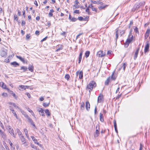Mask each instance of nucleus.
I'll use <instances>...</instances> for the list:
<instances>
[{
  "mask_svg": "<svg viewBox=\"0 0 150 150\" xmlns=\"http://www.w3.org/2000/svg\"><path fill=\"white\" fill-rule=\"evenodd\" d=\"M96 82L93 81H90L89 84L87 85L86 89H88L90 93L92 91L93 88H95L96 86Z\"/></svg>",
  "mask_w": 150,
  "mask_h": 150,
  "instance_id": "f257e3e1",
  "label": "nucleus"
},
{
  "mask_svg": "<svg viewBox=\"0 0 150 150\" xmlns=\"http://www.w3.org/2000/svg\"><path fill=\"white\" fill-rule=\"evenodd\" d=\"M129 38L127 39L125 42L124 44V47H127L129 45V44L133 40V36L132 35H131V37H129Z\"/></svg>",
  "mask_w": 150,
  "mask_h": 150,
  "instance_id": "f03ea898",
  "label": "nucleus"
},
{
  "mask_svg": "<svg viewBox=\"0 0 150 150\" xmlns=\"http://www.w3.org/2000/svg\"><path fill=\"white\" fill-rule=\"evenodd\" d=\"M142 4V3H141L136 4L132 9V11L133 12L135 11L136 10H137Z\"/></svg>",
  "mask_w": 150,
  "mask_h": 150,
  "instance_id": "7ed1b4c3",
  "label": "nucleus"
},
{
  "mask_svg": "<svg viewBox=\"0 0 150 150\" xmlns=\"http://www.w3.org/2000/svg\"><path fill=\"white\" fill-rule=\"evenodd\" d=\"M76 74L77 76H79V78L80 79H82L83 78V72L82 71H77L76 72Z\"/></svg>",
  "mask_w": 150,
  "mask_h": 150,
  "instance_id": "20e7f679",
  "label": "nucleus"
},
{
  "mask_svg": "<svg viewBox=\"0 0 150 150\" xmlns=\"http://www.w3.org/2000/svg\"><path fill=\"white\" fill-rule=\"evenodd\" d=\"M149 42L147 41L146 42V45L145 47L144 48V53H146L147 52L149 51Z\"/></svg>",
  "mask_w": 150,
  "mask_h": 150,
  "instance_id": "39448f33",
  "label": "nucleus"
},
{
  "mask_svg": "<svg viewBox=\"0 0 150 150\" xmlns=\"http://www.w3.org/2000/svg\"><path fill=\"white\" fill-rule=\"evenodd\" d=\"M16 57L18 59H19L23 63H27V61H26L22 57L20 56L16 55Z\"/></svg>",
  "mask_w": 150,
  "mask_h": 150,
  "instance_id": "423d86ee",
  "label": "nucleus"
},
{
  "mask_svg": "<svg viewBox=\"0 0 150 150\" xmlns=\"http://www.w3.org/2000/svg\"><path fill=\"white\" fill-rule=\"evenodd\" d=\"M103 51H98L97 54V57H102L105 56V54H103Z\"/></svg>",
  "mask_w": 150,
  "mask_h": 150,
  "instance_id": "0eeeda50",
  "label": "nucleus"
},
{
  "mask_svg": "<svg viewBox=\"0 0 150 150\" xmlns=\"http://www.w3.org/2000/svg\"><path fill=\"white\" fill-rule=\"evenodd\" d=\"M103 99V96L102 94H100L98 96V102L101 103Z\"/></svg>",
  "mask_w": 150,
  "mask_h": 150,
  "instance_id": "6e6552de",
  "label": "nucleus"
},
{
  "mask_svg": "<svg viewBox=\"0 0 150 150\" xmlns=\"http://www.w3.org/2000/svg\"><path fill=\"white\" fill-rule=\"evenodd\" d=\"M38 111L40 113V114L42 116H45V113L44 112V110L42 108H40L38 110Z\"/></svg>",
  "mask_w": 150,
  "mask_h": 150,
  "instance_id": "1a4fd4ad",
  "label": "nucleus"
},
{
  "mask_svg": "<svg viewBox=\"0 0 150 150\" xmlns=\"http://www.w3.org/2000/svg\"><path fill=\"white\" fill-rule=\"evenodd\" d=\"M11 65L14 67H16L19 65V64L16 62H13L11 63Z\"/></svg>",
  "mask_w": 150,
  "mask_h": 150,
  "instance_id": "9d476101",
  "label": "nucleus"
},
{
  "mask_svg": "<svg viewBox=\"0 0 150 150\" xmlns=\"http://www.w3.org/2000/svg\"><path fill=\"white\" fill-rule=\"evenodd\" d=\"M28 69L30 71L32 72H33V71L34 67L33 66V64H29L28 65Z\"/></svg>",
  "mask_w": 150,
  "mask_h": 150,
  "instance_id": "9b49d317",
  "label": "nucleus"
},
{
  "mask_svg": "<svg viewBox=\"0 0 150 150\" xmlns=\"http://www.w3.org/2000/svg\"><path fill=\"white\" fill-rule=\"evenodd\" d=\"M86 110L88 111L90 109V104L88 101H86Z\"/></svg>",
  "mask_w": 150,
  "mask_h": 150,
  "instance_id": "f8f14e48",
  "label": "nucleus"
},
{
  "mask_svg": "<svg viewBox=\"0 0 150 150\" xmlns=\"http://www.w3.org/2000/svg\"><path fill=\"white\" fill-rule=\"evenodd\" d=\"M20 70H23L22 72H25L28 70V68L26 67L23 66L21 67Z\"/></svg>",
  "mask_w": 150,
  "mask_h": 150,
  "instance_id": "ddd939ff",
  "label": "nucleus"
},
{
  "mask_svg": "<svg viewBox=\"0 0 150 150\" xmlns=\"http://www.w3.org/2000/svg\"><path fill=\"white\" fill-rule=\"evenodd\" d=\"M10 109L12 113L14 114V116H15L16 118H17V115L16 114L15 111L13 108L12 107L10 106Z\"/></svg>",
  "mask_w": 150,
  "mask_h": 150,
  "instance_id": "4468645a",
  "label": "nucleus"
},
{
  "mask_svg": "<svg viewBox=\"0 0 150 150\" xmlns=\"http://www.w3.org/2000/svg\"><path fill=\"white\" fill-rule=\"evenodd\" d=\"M110 77H108L105 83V85L108 86L109 85V83L110 81Z\"/></svg>",
  "mask_w": 150,
  "mask_h": 150,
  "instance_id": "2eb2a0df",
  "label": "nucleus"
},
{
  "mask_svg": "<svg viewBox=\"0 0 150 150\" xmlns=\"http://www.w3.org/2000/svg\"><path fill=\"white\" fill-rule=\"evenodd\" d=\"M99 131L96 129V130L95 133L94 135V137L96 138L97 137L99 136Z\"/></svg>",
  "mask_w": 150,
  "mask_h": 150,
  "instance_id": "dca6fc26",
  "label": "nucleus"
},
{
  "mask_svg": "<svg viewBox=\"0 0 150 150\" xmlns=\"http://www.w3.org/2000/svg\"><path fill=\"white\" fill-rule=\"evenodd\" d=\"M33 140L35 144H36L38 145H39V143L38 142V141L33 136H31V137Z\"/></svg>",
  "mask_w": 150,
  "mask_h": 150,
  "instance_id": "f3484780",
  "label": "nucleus"
},
{
  "mask_svg": "<svg viewBox=\"0 0 150 150\" xmlns=\"http://www.w3.org/2000/svg\"><path fill=\"white\" fill-rule=\"evenodd\" d=\"M9 132L13 137L14 138L16 137V135L14 133V131L13 129H11V130H9Z\"/></svg>",
  "mask_w": 150,
  "mask_h": 150,
  "instance_id": "a211bd4d",
  "label": "nucleus"
},
{
  "mask_svg": "<svg viewBox=\"0 0 150 150\" xmlns=\"http://www.w3.org/2000/svg\"><path fill=\"white\" fill-rule=\"evenodd\" d=\"M63 46L62 45H60L59 47H57V50L55 51L57 52L60 50H62L63 49Z\"/></svg>",
  "mask_w": 150,
  "mask_h": 150,
  "instance_id": "6ab92c4d",
  "label": "nucleus"
},
{
  "mask_svg": "<svg viewBox=\"0 0 150 150\" xmlns=\"http://www.w3.org/2000/svg\"><path fill=\"white\" fill-rule=\"evenodd\" d=\"M6 52L4 51H2L1 53V55L2 57H4L6 55Z\"/></svg>",
  "mask_w": 150,
  "mask_h": 150,
  "instance_id": "aec40b11",
  "label": "nucleus"
},
{
  "mask_svg": "<svg viewBox=\"0 0 150 150\" xmlns=\"http://www.w3.org/2000/svg\"><path fill=\"white\" fill-rule=\"evenodd\" d=\"M100 121L102 122H103L104 121V117L103 115L101 113H100Z\"/></svg>",
  "mask_w": 150,
  "mask_h": 150,
  "instance_id": "412c9836",
  "label": "nucleus"
},
{
  "mask_svg": "<svg viewBox=\"0 0 150 150\" xmlns=\"http://www.w3.org/2000/svg\"><path fill=\"white\" fill-rule=\"evenodd\" d=\"M16 130L17 133H18L19 137H20L22 135H23L21 132L20 131L18 128H17Z\"/></svg>",
  "mask_w": 150,
  "mask_h": 150,
  "instance_id": "4be33fe9",
  "label": "nucleus"
},
{
  "mask_svg": "<svg viewBox=\"0 0 150 150\" xmlns=\"http://www.w3.org/2000/svg\"><path fill=\"white\" fill-rule=\"evenodd\" d=\"M45 113L48 116H50L51 114L48 109H46L45 110Z\"/></svg>",
  "mask_w": 150,
  "mask_h": 150,
  "instance_id": "5701e85b",
  "label": "nucleus"
},
{
  "mask_svg": "<svg viewBox=\"0 0 150 150\" xmlns=\"http://www.w3.org/2000/svg\"><path fill=\"white\" fill-rule=\"evenodd\" d=\"M90 54V52L89 51H87L85 53V56L86 58H87L89 56Z\"/></svg>",
  "mask_w": 150,
  "mask_h": 150,
  "instance_id": "b1692460",
  "label": "nucleus"
},
{
  "mask_svg": "<svg viewBox=\"0 0 150 150\" xmlns=\"http://www.w3.org/2000/svg\"><path fill=\"white\" fill-rule=\"evenodd\" d=\"M114 71L112 73L111 76V79L113 80H115L116 79V77L115 76H114Z\"/></svg>",
  "mask_w": 150,
  "mask_h": 150,
  "instance_id": "393cba45",
  "label": "nucleus"
},
{
  "mask_svg": "<svg viewBox=\"0 0 150 150\" xmlns=\"http://www.w3.org/2000/svg\"><path fill=\"white\" fill-rule=\"evenodd\" d=\"M108 6V5H106L104 6H100L98 7V8L100 10H101L102 9H104L105 8Z\"/></svg>",
  "mask_w": 150,
  "mask_h": 150,
  "instance_id": "a878e982",
  "label": "nucleus"
},
{
  "mask_svg": "<svg viewBox=\"0 0 150 150\" xmlns=\"http://www.w3.org/2000/svg\"><path fill=\"white\" fill-rule=\"evenodd\" d=\"M81 108L82 110H83L85 108V104L83 102H82L81 105Z\"/></svg>",
  "mask_w": 150,
  "mask_h": 150,
  "instance_id": "bb28decb",
  "label": "nucleus"
},
{
  "mask_svg": "<svg viewBox=\"0 0 150 150\" xmlns=\"http://www.w3.org/2000/svg\"><path fill=\"white\" fill-rule=\"evenodd\" d=\"M22 142L24 143L25 142V139L24 138L23 135H22L21 136L19 137Z\"/></svg>",
  "mask_w": 150,
  "mask_h": 150,
  "instance_id": "cd10ccee",
  "label": "nucleus"
},
{
  "mask_svg": "<svg viewBox=\"0 0 150 150\" xmlns=\"http://www.w3.org/2000/svg\"><path fill=\"white\" fill-rule=\"evenodd\" d=\"M50 103V102L48 103H43V106L45 107H48L49 106Z\"/></svg>",
  "mask_w": 150,
  "mask_h": 150,
  "instance_id": "c85d7f7f",
  "label": "nucleus"
},
{
  "mask_svg": "<svg viewBox=\"0 0 150 150\" xmlns=\"http://www.w3.org/2000/svg\"><path fill=\"white\" fill-rule=\"evenodd\" d=\"M127 66V63H123V66L122 67H123V70L125 71V69L126 67Z\"/></svg>",
  "mask_w": 150,
  "mask_h": 150,
  "instance_id": "c756f323",
  "label": "nucleus"
},
{
  "mask_svg": "<svg viewBox=\"0 0 150 150\" xmlns=\"http://www.w3.org/2000/svg\"><path fill=\"white\" fill-rule=\"evenodd\" d=\"M45 25H48L49 27L51 25L50 21H47L46 22Z\"/></svg>",
  "mask_w": 150,
  "mask_h": 150,
  "instance_id": "7c9ffc66",
  "label": "nucleus"
},
{
  "mask_svg": "<svg viewBox=\"0 0 150 150\" xmlns=\"http://www.w3.org/2000/svg\"><path fill=\"white\" fill-rule=\"evenodd\" d=\"M28 121L29 122V123L31 124H33L34 122L30 118H28Z\"/></svg>",
  "mask_w": 150,
  "mask_h": 150,
  "instance_id": "2f4dec72",
  "label": "nucleus"
},
{
  "mask_svg": "<svg viewBox=\"0 0 150 150\" xmlns=\"http://www.w3.org/2000/svg\"><path fill=\"white\" fill-rule=\"evenodd\" d=\"M138 53V52H137V51L135 52V54L134 55V58L135 60L136 59V58L137 57Z\"/></svg>",
  "mask_w": 150,
  "mask_h": 150,
  "instance_id": "473e14b6",
  "label": "nucleus"
},
{
  "mask_svg": "<svg viewBox=\"0 0 150 150\" xmlns=\"http://www.w3.org/2000/svg\"><path fill=\"white\" fill-rule=\"evenodd\" d=\"M96 130L97 129V130L100 131V126L99 124H98L96 125Z\"/></svg>",
  "mask_w": 150,
  "mask_h": 150,
  "instance_id": "72a5a7b5",
  "label": "nucleus"
},
{
  "mask_svg": "<svg viewBox=\"0 0 150 150\" xmlns=\"http://www.w3.org/2000/svg\"><path fill=\"white\" fill-rule=\"evenodd\" d=\"M3 144H4V145L6 150H8L9 149L8 147L7 146L6 143H4Z\"/></svg>",
  "mask_w": 150,
  "mask_h": 150,
  "instance_id": "f704fd0d",
  "label": "nucleus"
},
{
  "mask_svg": "<svg viewBox=\"0 0 150 150\" xmlns=\"http://www.w3.org/2000/svg\"><path fill=\"white\" fill-rule=\"evenodd\" d=\"M1 87L4 89H6V85L3 82L2 83Z\"/></svg>",
  "mask_w": 150,
  "mask_h": 150,
  "instance_id": "c9c22d12",
  "label": "nucleus"
},
{
  "mask_svg": "<svg viewBox=\"0 0 150 150\" xmlns=\"http://www.w3.org/2000/svg\"><path fill=\"white\" fill-rule=\"evenodd\" d=\"M70 78V76L68 74H66L65 75V78L67 80H68Z\"/></svg>",
  "mask_w": 150,
  "mask_h": 150,
  "instance_id": "e433bc0d",
  "label": "nucleus"
},
{
  "mask_svg": "<svg viewBox=\"0 0 150 150\" xmlns=\"http://www.w3.org/2000/svg\"><path fill=\"white\" fill-rule=\"evenodd\" d=\"M25 87H26V86H25L23 85H20L19 86L20 88L21 89H24V90L26 89Z\"/></svg>",
  "mask_w": 150,
  "mask_h": 150,
  "instance_id": "4c0bfd02",
  "label": "nucleus"
},
{
  "mask_svg": "<svg viewBox=\"0 0 150 150\" xmlns=\"http://www.w3.org/2000/svg\"><path fill=\"white\" fill-rule=\"evenodd\" d=\"M118 30H116V40L118 39Z\"/></svg>",
  "mask_w": 150,
  "mask_h": 150,
  "instance_id": "58836bf2",
  "label": "nucleus"
},
{
  "mask_svg": "<svg viewBox=\"0 0 150 150\" xmlns=\"http://www.w3.org/2000/svg\"><path fill=\"white\" fill-rule=\"evenodd\" d=\"M14 20H16L17 21H18V18L17 16V15L15 14L14 15Z\"/></svg>",
  "mask_w": 150,
  "mask_h": 150,
  "instance_id": "ea45409f",
  "label": "nucleus"
},
{
  "mask_svg": "<svg viewBox=\"0 0 150 150\" xmlns=\"http://www.w3.org/2000/svg\"><path fill=\"white\" fill-rule=\"evenodd\" d=\"M77 19L73 17V18H72L71 19V20L72 22H75L77 20Z\"/></svg>",
  "mask_w": 150,
  "mask_h": 150,
  "instance_id": "a19ab883",
  "label": "nucleus"
},
{
  "mask_svg": "<svg viewBox=\"0 0 150 150\" xmlns=\"http://www.w3.org/2000/svg\"><path fill=\"white\" fill-rule=\"evenodd\" d=\"M2 96L4 97H7L8 95L6 93H3L2 94Z\"/></svg>",
  "mask_w": 150,
  "mask_h": 150,
  "instance_id": "79ce46f5",
  "label": "nucleus"
},
{
  "mask_svg": "<svg viewBox=\"0 0 150 150\" xmlns=\"http://www.w3.org/2000/svg\"><path fill=\"white\" fill-rule=\"evenodd\" d=\"M78 19L80 21H83V18L81 16L79 17H78Z\"/></svg>",
  "mask_w": 150,
  "mask_h": 150,
  "instance_id": "37998d69",
  "label": "nucleus"
},
{
  "mask_svg": "<svg viewBox=\"0 0 150 150\" xmlns=\"http://www.w3.org/2000/svg\"><path fill=\"white\" fill-rule=\"evenodd\" d=\"M114 125L115 127V128H117V125L116 123V121L115 120H114Z\"/></svg>",
  "mask_w": 150,
  "mask_h": 150,
  "instance_id": "c03bdc74",
  "label": "nucleus"
},
{
  "mask_svg": "<svg viewBox=\"0 0 150 150\" xmlns=\"http://www.w3.org/2000/svg\"><path fill=\"white\" fill-rule=\"evenodd\" d=\"M30 37V34H28L26 36V39H29Z\"/></svg>",
  "mask_w": 150,
  "mask_h": 150,
  "instance_id": "a18cd8bd",
  "label": "nucleus"
},
{
  "mask_svg": "<svg viewBox=\"0 0 150 150\" xmlns=\"http://www.w3.org/2000/svg\"><path fill=\"white\" fill-rule=\"evenodd\" d=\"M150 33V28L148 29L146 32V33L149 35Z\"/></svg>",
  "mask_w": 150,
  "mask_h": 150,
  "instance_id": "49530a36",
  "label": "nucleus"
},
{
  "mask_svg": "<svg viewBox=\"0 0 150 150\" xmlns=\"http://www.w3.org/2000/svg\"><path fill=\"white\" fill-rule=\"evenodd\" d=\"M134 31L136 33H137L138 34L139 33L138 29L137 27H135V28L134 29Z\"/></svg>",
  "mask_w": 150,
  "mask_h": 150,
  "instance_id": "de8ad7c7",
  "label": "nucleus"
},
{
  "mask_svg": "<svg viewBox=\"0 0 150 150\" xmlns=\"http://www.w3.org/2000/svg\"><path fill=\"white\" fill-rule=\"evenodd\" d=\"M89 8H88V7L86 8V11L88 13V14H90V12L89 11Z\"/></svg>",
  "mask_w": 150,
  "mask_h": 150,
  "instance_id": "09e8293b",
  "label": "nucleus"
},
{
  "mask_svg": "<svg viewBox=\"0 0 150 150\" xmlns=\"http://www.w3.org/2000/svg\"><path fill=\"white\" fill-rule=\"evenodd\" d=\"M2 136V137L3 138H4L6 137L5 134L3 132L1 133L0 134Z\"/></svg>",
  "mask_w": 150,
  "mask_h": 150,
  "instance_id": "8fccbe9b",
  "label": "nucleus"
},
{
  "mask_svg": "<svg viewBox=\"0 0 150 150\" xmlns=\"http://www.w3.org/2000/svg\"><path fill=\"white\" fill-rule=\"evenodd\" d=\"M83 53V50L81 51V52H80V54L79 55V57L82 58Z\"/></svg>",
  "mask_w": 150,
  "mask_h": 150,
  "instance_id": "3c124183",
  "label": "nucleus"
},
{
  "mask_svg": "<svg viewBox=\"0 0 150 150\" xmlns=\"http://www.w3.org/2000/svg\"><path fill=\"white\" fill-rule=\"evenodd\" d=\"M89 16H87L86 18H83V21H88V20Z\"/></svg>",
  "mask_w": 150,
  "mask_h": 150,
  "instance_id": "603ef678",
  "label": "nucleus"
},
{
  "mask_svg": "<svg viewBox=\"0 0 150 150\" xmlns=\"http://www.w3.org/2000/svg\"><path fill=\"white\" fill-rule=\"evenodd\" d=\"M66 33L65 32H63L61 33V35L62 36H65Z\"/></svg>",
  "mask_w": 150,
  "mask_h": 150,
  "instance_id": "864d4df0",
  "label": "nucleus"
},
{
  "mask_svg": "<svg viewBox=\"0 0 150 150\" xmlns=\"http://www.w3.org/2000/svg\"><path fill=\"white\" fill-rule=\"evenodd\" d=\"M31 147L32 148H33V149H37V147H36V146H35V145H34V144H32L31 145Z\"/></svg>",
  "mask_w": 150,
  "mask_h": 150,
  "instance_id": "5fc2aeb1",
  "label": "nucleus"
},
{
  "mask_svg": "<svg viewBox=\"0 0 150 150\" xmlns=\"http://www.w3.org/2000/svg\"><path fill=\"white\" fill-rule=\"evenodd\" d=\"M74 13L79 14V10H75L74 11Z\"/></svg>",
  "mask_w": 150,
  "mask_h": 150,
  "instance_id": "6e6d98bb",
  "label": "nucleus"
},
{
  "mask_svg": "<svg viewBox=\"0 0 150 150\" xmlns=\"http://www.w3.org/2000/svg\"><path fill=\"white\" fill-rule=\"evenodd\" d=\"M48 37L47 36H46L41 41V42H42L47 40V38Z\"/></svg>",
  "mask_w": 150,
  "mask_h": 150,
  "instance_id": "4d7b16f0",
  "label": "nucleus"
},
{
  "mask_svg": "<svg viewBox=\"0 0 150 150\" xmlns=\"http://www.w3.org/2000/svg\"><path fill=\"white\" fill-rule=\"evenodd\" d=\"M23 15V16L25 18V11L24 10H23L22 11Z\"/></svg>",
  "mask_w": 150,
  "mask_h": 150,
  "instance_id": "13d9d810",
  "label": "nucleus"
},
{
  "mask_svg": "<svg viewBox=\"0 0 150 150\" xmlns=\"http://www.w3.org/2000/svg\"><path fill=\"white\" fill-rule=\"evenodd\" d=\"M149 35L145 33V37H144L145 39H147V38H148V37H149Z\"/></svg>",
  "mask_w": 150,
  "mask_h": 150,
  "instance_id": "bf43d9fd",
  "label": "nucleus"
},
{
  "mask_svg": "<svg viewBox=\"0 0 150 150\" xmlns=\"http://www.w3.org/2000/svg\"><path fill=\"white\" fill-rule=\"evenodd\" d=\"M23 144L24 145V146H28V143H27V142H24V143H23Z\"/></svg>",
  "mask_w": 150,
  "mask_h": 150,
  "instance_id": "052dcab7",
  "label": "nucleus"
},
{
  "mask_svg": "<svg viewBox=\"0 0 150 150\" xmlns=\"http://www.w3.org/2000/svg\"><path fill=\"white\" fill-rule=\"evenodd\" d=\"M74 7L76 8H79V5H78L77 4H75L73 6Z\"/></svg>",
  "mask_w": 150,
  "mask_h": 150,
  "instance_id": "680f3d73",
  "label": "nucleus"
},
{
  "mask_svg": "<svg viewBox=\"0 0 150 150\" xmlns=\"http://www.w3.org/2000/svg\"><path fill=\"white\" fill-rule=\"evenodd\" d=\"M18 16H21V13L19 10H18Z\"/></svg>",
  "mask_w": 150,
  "mask_h": 150,
  "instance_id": "e2e57ef3",
  "label": "nucleus"
},
{
  "mask_svg": "<svg viewBox=\"0 0 150 150\" xmlns=\"http://www.w3.org/2000/svg\"><path fill=\"white\" fill-rule=\"evenodd\" d=\"M97 4H100L101 5H103L104 4L102 2H100V1H98L97 2Z\"/></svg>",
  "mask_w": 150,
  "mask_h": 150,
  "instance_id": "0e129e2a",
  "label": "nucleus"
},
{
  "mask_svg": "<svg viewBox=\"0 0 150 150\" xmlns=\"http://www.w3.org/2000/svg\"><path fill=\"white\" fill-rule=\"evenodd\" d=\"M143 145L141 144H140V147L139 148V150H142V148L143 147Z\"/></svg>",
  "mask_w": 150,
  "mask_h": 150,
  "instance_id": "69168bd1",
  "label": "nucleus"
},
{
  "mask_svg": "<svg viewBox=\"0 0 150 150\" xmlns=\"http://www.w3.org/2000/svg\"><path fill=\"white\" fill-rule=\"evenodd\" d=\"M35 34L37 35H38L40 34V31L39 30H37L35 31Z\"/></svg>",
  "mask_w": 150,
  "mask_h": 150,
  "instance_id": "338daca9",
  "label": "nucleus"
},
{
  "mask_svg": "<svg viewBox=\"0 0 150 150\" xmlns=\"http://www.w3.org/2000/svg\"><path fill=\"white\" fill-rule=\"evenodd\" d=\"M5 61L6 62H8L9 61V58H7L5 60Z\"/></svg>",
  "mask_w": 150,
  "mask_h": 150,
  "instance_id": "774afa93",
  "label": "nucleus"
}]
</instances>
